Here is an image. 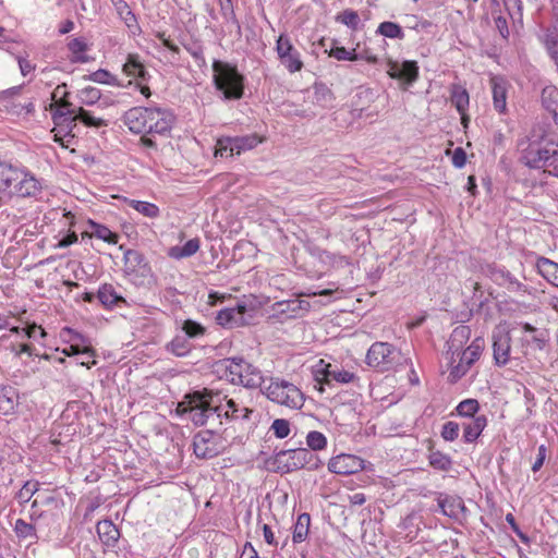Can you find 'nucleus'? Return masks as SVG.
Listing matches in <instances>:
<instances>
[{
    "mask_svg": "<svg viewBox=\"0 0 558 558\" xmlns=\"http://www.w3.org/2000/svg\"><path fill=\"white\" fill-rule=\"evenodd\" d=\"M122 121L134 134L167 136L175 122V116L168 108L150 104L130 108L122 116Z\"/></svg>",
    "mask_w": 558,
    "mask_h": 558,
    "instance_id": "nucleus-1",
    "label": "nucleus"
},
{
    "mask_svg": "<svg viewBox=\"0 0 558 558\" xmlns=\"http://www.w3.org/2000/svg\"><path fill=\"white\" fill-rule=\"evenodd\" d=\"M222 399H226V396L221 398L219 391L204 388L186 393L178 409L181 410L183 414L189 413L190 420L196 426H203L208 422L210 416H218L219 409H217V402H221Z\"/></svg>",
    "mask_w": 558,
    "mask_h": 558,
    "instance_id": "nucleus-2",
    "label": "nucleus"
},
{
    "mask_svg": "<svg viewBox=\"0 0 558 558\" xmlns=\"http://www.w3.org/2000/svg\"><path fill=\"white\" fill-rule=\"evenodd\" d=\"M213 83L222 100H239L244 96L245 77L236 65L221 60L213 62Z\"/></svg>",
    "mask_w": 558,
    "mask_h": 558,
    "instance_id": "nucleus-3",
    "label": "nucleus"
},
{
    "mask_svg": "<svg viewBox=\"0 0 558 558\" xmlns=\"http://www.w3.org/2000/svg\"><path fill=\"white\" fill-rule=\"evenodd\" d=\"M272 464L275 471L286 474L301 469L316 471L322 468L323 462L310 449L298 448L278 451L274 457Z\"/></svg>",
    "mask_w": 558,
    "mask_h": 558,
    "instance_id": "nucleus-4",
    "label": "nucleus"
},
{
    "mask_svg": "<svg viewBox=\"0 0 558 558\" xmlns=\"http://www.w3.org/2000/svg\"><path fill=\"white\" fill-rule=\"evenodd\" d=\"M365 362L369 367L384 373L402 365L403 362H407V359L402 356L400 350L393 344L375 342L368 349Z\"/></svg>",
    "mask_w": 558,
    "mask_h": 558,
    "instance_id": "nucleus-5",
    "label": "nucleus"
},
{
    "mask_svg": "<svg viewBox=\"0 0 558 558\" xmlns=\"http://www.w3.org/2000/svg\"><path fill=\"white\" fill-rule=\"evenodd\" d=\"M266 397L274 402L291 409H300L303 405V393L293 384L286 380H271L265 387Z\"/></svg>",
    "mask_w": 558,
    "mask_h": 558,
    "instance_id": "nucleus-6",
    "label": "nucleus"
},
{
    "mask_svg": "<svg viewBox=\"0 0 558 558\" xmlns=\"http://www.w3.org/2000/svg\"><path fill=\"white\" fill-rule=\"evenodd\" d=\"M310 308V302L300 299L275 302L270 306L271 314L268 316V320L276 324L283 323L287 319H295L304 316Z\"/></svg>",
    "mask_w": 558,
    "mask_h": 558,
    "instance_id": "nucleus-7",
    "label": "nucleus"
},
{
    "mask_svg": "<svg viewBox=\"0 0 558 558\" xmlns=\"http://www.w3.org/2000/svg\"><path fill=\"white\" fill-rule=\"evenodd\" d=\"M222 440L213 430H201L193 437V452L198 459H213L223 451Z\"/></svg>",
    "mask_w": 558,
    "mask_h": 558,
    "instance_id": "nucleus-8",
    "label": "nucleus"
},
{
    "mask_svg": "<svg viewBox=\"0 0 558 558\" xmlns=\"http://www.w3.org/2000/svg\"><path fill=\"white\" fill-rule=\"evenodd\" d=\"M51 118L59 133L64 131V137H74V129L77 125L75 107L68 100H59L58 106L50 104Z\"/></svg>",
    "mask_w": 558,
    "mask_h": 558,
    "instance_id": "nucleus-9",
    "label": "nucleus"
},
{
    "mask_svg": "<svg viewBox=\"0 0 558 558\" xmlns=\"http://www.w3.org/2000/svg\"><path fill=\"white\" fill-rule=\"evenodd\" d=\"M484 271L494 283L507 289L510 293L520 295L529 293L527 287L504 267L489 264Z\"/></svg>",
    "mask_w": 558,
    "mask_h": 558,
    "instance_id": "nucleus-10",
    "label": "nucleus"
},
{
    "mask_svg": "<svg viewBox=\"0 0 558 558\" xmlns=\"http://www.w3.org/2000/svg\"><path fill=\"white\" fill-rule=\"evenodd\" d=\"M253 318L252 314H248L247 305L244 302H238L234 307H226L217 313L216 322L223 328H236L250 324Z\"/></svg>",
    "mask_w": 558,
    "mask_h": 558,
    "instance_id": "nucleus-11",
    "label": "nucleus"
},
{
    "mask_svg": "<svg viewBox=\"0 0 558 558\" xmlns=\"http://www.w3.org/2000/svg\"><path fill=\"white\" fill-rule=\"evenodd\" d=\"M558 156L557 149H550L547 146L541 147L533 145L522 148L521 161L531 169H541L553 165V158Z\"/></svg>",
    "mask_w": 558,
    "mask_h": 558,
    "instance_id": "nucleus-12",
    "label": "nucleus"
},
{
    "mask_svg": "<svg viewBox=\"0 0 558 558\" xmlns=\"http://www.w3.org/2000/svg\"><path fill=\"white\" fill-rule=\"evenodd\" d=\"M123 260L124 272L133 280H136L138 277L146 279L151 276L149 263L140 251L132 248L125 250Z\"/></svg>",
    "mask_w": 558,
    "mask_h": 558,
    "instance_id": "nucleus-13",
    "label": "nucleus"
},
{
    "mask_svg": "<svg viewBox=\"0 0 558 558\" xmlns=\"http://www.w3.org/2000/svg\"><path fill=\"white\" fill-rule=\"evenodd\" d=\"M276 50L280 62L290 73L301 71L303 62L300 58L299 51L293 47L289 37L281 34L277 39Z\"/></svg>",
    "mask_w": 558,
    "mask_h": 558,
    "instance_id": "nucleus-14",
    "label": "nucleus"
},
{
    "mask_svg": "<svg viewBox=\"0 0 558 558\" xmlns=\"http://www.w3.org/2000/svg\"><path fill=\"white\" fill-rule=\"evenodd\" d=\"M387 74L393 78L399 80L408 86L412 85L418 78V65L416 61L405 60L402 63L391 59L387 62Z\"/></svg>",
    "mask_w": 558,
    "mask_h": 558,
    "instance_id": "nucleus-15",
    "label": "nucleus"
},
{
    "mask_svg": "<svg viewBox=\"0 0 558 558\" xmlns=\"http://www.w3.org/2000/svg\"><path fill=\"white\" fill-rule=\"evenodd\" d=\"M364 469V460L354 454H339L329 460L328 470L340 475H350Z\"/></svg>",
    "mask_w": 558,
    "mask_h": 558,
    "instance_id": "nucleus-16",
    "label": "nucleus"
},
{
    "mask_svg": "<svg viewBox=\"0 0 558 558\" xmlns=\"http://www.w3.org/2000/svg\"><path fill=\"white\" fill-rule=\"evenodd\" d=\"M316 380L322 384L329 385L331 380H336L340 384H349L354 380L355 375L344 369H338L331 364H326L324 360H320L315 368Z\"/></svg>",
    "mask_w": 558,
    "mask_h": 558,
    "instance_id": "nucleus-17",
    "label": "nucleus"
},
{
    "mask_svg": "<svg viewBox=\"0 0 558 558\" xmlns=\"http://www.w3.org/2000/svg\"><path fill=\"white\" fill-rule=\"evenodd\" d=\"M495 330H509L507 325L505 328L501 326ZM493 350L494 360L498 366H505L509 362V354L511 350V336L508 331H495L493 333Z\"/></svg>",
    "mask_w": 558,
    "mask_h": 558,
    "instance_id": "nucleus-18",
    "label": "nucleus"
},
{
    "mask_svg": "<svg viewBox=\"0 0 558 558\" xmlns=\"http://www.w3.org/2000/svg\"><path fill=\"white\" fill-rule=\"evenodd\" d=\"M24 169L12 166L11 163L0 162V192H8L12 195L20 186Z\"/></svg>",
    "mask_w": 558,
    "mask_h": 558,
    "instance_id": "nucleus-19",
    "label": "nucleus"
},
{
    "mask_svg": "<svg viewBox=\"0 0 558 558\" xmlns=\"http://www.w3.org/2000/svg\"><path fill=\"white\" fill-rule=\"evenodd\" d=\"M41 190L43 185L40 181L28 170L24 169L20 186L15 191H12V195L23 198L37 197L41 193Z\"/></svg>",
    "mask_w": 558,
    "mask_h": 558,
    "instance_id": "nucleus-20",
    "label": "nucleus"
},
{
    "mask_svg": "<svg viewBox=\"0 0 558 558\" xmlns=\"http://www.w3.org/2000/svg\"><path fill=\"white\" fill-rule=\"evenodd\" d=\"M437 505L442 514L452 519H457L460 513L466 510L460 497L448 496L441 493L438 494Z\"/></svg>",
    "mask_w": 558,
    "mask_h": 558,
    "instance_id": "nucleus-21",
    "label": "nucleus"
},
{
    "mask_svg": "<svg viewBox=\"0 0 558 558\" xmlns=\"http://www.w3.org/2000/svg\"><path fill=\"white\" fill-rule=\"evenodd\" d=\"M493 104L496 111L504 113L507 110L508 82L500 76L490 78Z\"/></svg>",
    "mask_w": 558,
    "mask_h": 558,
    "instance_id": "nucleus-22",
    "label": "nucleus"
},
{
    "mask_svg": "<svg viewBox=\"0 0 558 558\" xmlns=\"http://www.w3.org/2000/svg\"><path fill=\"white\" fill-rule=\"evenodd\" d=\"M218 417L226 420H251V415L253 414V410L248 408H240L239 404L233 400H227L226 407H222L220 402H217Z\"/></svg>",
    "mask_w": 558,
    "mask_h": 558,
    "instance_id": "nucleus-23",
    "label": "nucleus"
},
{
    "mask_svg": "<svg viewBox=\"0 0 558 558\" xmlns=\"http://www.w3.org/2000/svg\"><path fill=\"white\" fill-rule=\"evenodd\" d=\"M96 531L100 542L108 548H114L120 538V531L111 520L99 521Z\"/></svg>",
    "mask_w": 558,
    "mask_h": 558,
    "instance_id": "nucleus-24",
    "label": "nucleus"
},
{
    "mask_svg": "<svg viewBox=\"0 0 558 558\" xmlns=\"http://www.w3.org/2000/svg\"><path fill=\"white\" fill-rule=\"evenodd\" d=\"M97 299L100 304L108 310L121 304L126 305V300L117 292L116 288L110 283H104L97 291Z\"/></svg>",
    "mask_w": 558,
    "mask_h": 558,
    "instance_id": "nucleus-25",
    "label": "nucleus"
},
{
    "mask_svg": "<svg viewBox=\"0 0 558 558\" xmlns=\"http://www.w3.org/2000/svg\"><path fill=\"white\" fill-rule=\"evenodd\" d=\"M223 363L232 384H240V379L244 376V369H251V364L240 356L225 359Z\"/></svg>",
    "mask_w": 558,
    "mask_h": 558,
    "instance_id": "nucleus-26",
    "label": "nucleus"
},
{
    "mask_svg": "<svg viewBox=\"0 0 558 558\" xmlns=\"http://www.w3.org/2000/svg\"><path fill=\"white\" fill-rule=\"evenodd\" d=\"M486 425L487 418L485 415H477L472 421L463 423V441L466 444L474 442Z\"/></svg>",
    "mask_w": 558,
    "mask_h": 558,
    "instance_id": "nucleus-27",
    "label": "nucleus"
},
{
    "mask_svg": "<svg viewBox=\"0 0 558 558\" xmlns=\"http://www.w3.org/2000/svg\"><path fill=\"white\" fill-rule=\"evenodd\" d=\"M123 72L128 76H133L141 81H148L150 78V74L146 70L145 65L141 62L137 54L128 56V59L123 64Z\"/></svg>",
    "mask_w": 558,
    "mask_h": 558,
    "instance_id": "nucleus-28",
    "label": "nucleus"
},
{
    "mask_svg": "<svg viewBox=\"0 0 558 558\" xmlns=\"http://www.w3.org/2000/svg\"><path fill=\"white\" fill-rule=\"evenodd\" d=\"M543 142H546L547 145L554 144L551 140H547L545 128L542 124H536L532 128L527 135L519 140L518 146L522 149L523 147L541 145Z\"/></svg>",
    "mask_w": 558,
    "mask_h": 558,
    "instance_id": "nucleus-29",
    "label": "nucleus"
},
{
    "mask_svg": "<svg viewBox=\"0 0 558 558\" xmlns=\"http://www.w3.org/2000/svg\"><path fill=\"white\" fill-rule=\"evenodd\" d=\"M17 404V392L11 386L0 387V413L8 415L14 412Z\"/></svg>",
    "mask_w": 558,
    "mask_h": 558,
    "instance_id": "nucleus-30",
    "label": "nucleus"
},
{
    "mask_svg": "<svg viewBox=\"0 0 558 558\" xmlns=\"http://www.w3.org/2000/svg\"><path fill=\"white\" fill-rule=\"evenodd\" d=\"M193 349V344L190 339L184 335H177L170 342L166 344V350L178 356H186Z\"/></svg>",
    "mask_w": 558,
    "mask_h": 558,
    "instance_id": "nucleus-31",
    "label": "nucleus"
},
{
    "mask_svg": "<svg viewBox=\"0 0 558 558\" xmlns=\"http://www.w3.org/2000/svg\"><path fill=\"white\" fill-rule=\"evenodd\" d=\"M313 89L312 102L314 105L322 108H329L332 106L335 97L329 87L323 83H315Z\"/></svg>",
    "mask_w": 558,
    "mask_h": 558,
    "instance_id": "nucleus-32",
    "label": "nucleus"
},
{
    "mask_svg": "<svg viewBox=\"0 0 558 558\" xmlns=\"http://www.w3.org/2000/svg\"><path fill=\"white\" fill-rule=\"evenodd\" d=\"M451 104L456 107L460 114H464L470 102L468 90L461 85L453 84L450 94Z\"/></svg>",
    "mask_w": 558,
    "mask_h": 558,
    "instance_id": "nucleus-33",
    "label": "nucleus"
},
{
    "mask_svg": "<svg viewBox=\"0 0 558 558\" xmlns=\"http://www.w3.org/2000/svg\"><path fill=\"white\" fill-rule=\"evenodd\" d=\"M199 250V240L197 238L189 240L183 246H172L168 255L174 259L191 257Z\"/></svg>",
    "mask_w": 558,
    "mask_h": 558,
    "instance_id": "nucleus-34",
    "label": "nucleus"
},
{
    "mask_svg": "<svg viewBox=\"0 0 558 558\" xmlns=\"http://www.w3.org/2000/svg\"><path fill=\"white\" fill-rule=\"evenodd\" d=\"M542 106L551 117L558 111V89L554 86H547L542 90Z\"/></svg>",
    "mask_w": 558,
    "mask_h": 558,
    "instance_id": "nucleus-35",
    "label": "nucleus"
},
{
    "mask_svg": "<svg viewBox=\"0 0 558 558\" xmlns=\"http://www.w3.org/2000/svg\"><path fill=\"white\" fill-rule=\"evenodd\" d=\"M310 524L311 515L308 513L304 512L298 517L292 535V539L294 543H302L303 541H305L310 531Z\"/></svg>",
    "mask_w": 558,
    "mask_h": 558,
    "instance_id": "nucleus-36",
    "label": "nucleus"
},
{
    "mask_svg": "<svg viewBox=\"0 0 558 558\" xmlns=\"http://www.w3.org/2000/svg\"><path fill=\"white\" fill-rule=\"evenodd\" d=\"M484 348V340L476 338L471 345H469L461 355V362H464L470 367L480 359Z\"/></svg>",
    "mask_w": 558,
    "mask_h": 558,
    "instance_id": "nucleus-37",
    "label": "nucleus"
},
{
    "mask_svg": "<svg viewBox=\"0 0 558 558\" xmlns=\"http://www.w3.org/2000/svg\"><path fill=\"white\" fill-rule=\"evenodd\" d=\"M376 34L386 38L400 40L405 36L402 27L399 24L390 21L380 23L376 29Z\"/></svg>",
    "mask_w": 558,
    "mask_h": 558,
    "instance_id": "nucleus-38",
    "label": "nucleus"
},
{
    "mask_svg": "<svg viewBox=\"0 0 558 558\" xmlns=\"http://www.w3.org/2000/svg\"><path fill=\"white\" fill-rule=\"evenodd\" d=\"M233 148L235 149V154L240 155L242 151L250 150L256 147L259 143H262V138L256 134L245 135V136H235L232 137Z\"/></svg>",
    "mask_w": 558,
    "mask_h": 558,
    "instance_id": "nucleus-39",
    "label": "nucleus"
},
{
    "mask_svg": "<svg viewBox=\"0 0 558 558\" xmlns=\"http://www.w3.org/2000/svg\"><path fill=\"white\" fill-rule=\"evenodd\" d=\"M428 462L432 468L439 471H449L452 466L451 458L439 450H429Z\"/></svg>",
    "mask_w": 558,
    "mask_h": 558,
    "instance_id": "nucleus-40",
    "label": "nucleus"
},
{
    "mask_svg": "<svg viewBox=\"0 0 558 558\" xmlns=\"http://www.w3.org/2000/svg\"><path fill=\"white\" fill-rule=\"evenodd\" d=\"M184 49L194 58L196 65L199 69L207 68V62L204 56V47L199 40H192L183 44Z\"/></svg>",
    "mask_w": 558,
    "mask_h": 558,
    "instance_id": "nucleus-41",
    "label": "nucleus"
},
{
    "mask_svg": "<svg viewBox=\"0 0 558 558\" xmlns=\"http://www.w3.org/2000/svg\"><path fill=\"white\" fill-rule=\"evenodd\" d=\"M77 122L83 123L88 128H101L107 126V121L101 118L94 117L89 111L83 107H75Z\"/></svg>",
    "mask_w": 558,
    "mask_h": 558,
    "instance_id": "nucleus-42",
    "label": "nucleus"
},
{
    "mask_svg": "<svg viewBox=\"0 0 558 558\" xmlns=\"http://www.w3.org/2000/svg\"><path fill=\"white\" fill-rule=\"evenodd\" d=\"M68 49L74 54L72 62L86 63L89 61L87 56L82 54L87 50V44L83 38H73L68 44Z\"/></svg>",
    "mask_w": 558,
    "mask_h": 558,
    "instance_id": "nucleus-43",
    "label": "nucleus"
},
{
    "mask_svg": "<svg viewBox=\"0 0 558 558\" xmlns=\"http://www.w3.org/2000/svg\"><path fill=\"white\" fill-rule=\"evenodd\" d=\"M537 268L539 274L546 278L549 282H554V280L557 278L558 272V264L545 258L541 257L537 260Z\"/></svg>",
    "mask_w": 558,
    "mask_h": 558,
    "instance_id": "nucleus-44",
    "label": "nucleus"
},
{
    "mask_svg": "<svg viewBox=\"0 0 558 558\" xmlns=\"http://www.w3.org/2000/svg\"><path fill=\"white\" fill-rule=\"evenodd\" d=\"M89 223L92 227V232L96 238H98L109 244H116L118 242L119 235L117 233L112 232L106 226L99 225L92 220L89 221Z\"/></svg>",
    "mask_w": 558,
    "mask_h": 558,
    "instance_id": "nucleus-45",
    "label": "nucleus"
},
{
    "mask_svg": "<svg viewBox=\"0 0 558 558\" xmlns=\"http://www.w3.org/2000/svg\"><path fill=\"white\" fill-rule=\"evenodd\" d=\"M14 532L19 538H23V539L29 538V539H34V541L38 539L35 525L32 523H27L23 519H17L15 521Z\"/></svg>",
    "mask_w": 558,
    "mask_h": 558,
    "instance_id": "nucleus-46",
    "label": "nucleus"
},
{
    "mask_svg": "<svg viewBox=\"0 0 558 558\" xmlns=\"http://www.w3.org/2000/svg\"><path fill=\"white\" fill-rule=\"evenodd\" d=\"M182 331L189 339H196L205 335L206 328L196 320L185 319L182 324Z\"/></svg>",
    "mask_w": 558,
    "mask_h": 558,
    "instance_id": "nucleus-47",
    "label": "nucleus"
},
{
    "mask_svg": "<svg viewBox=\"0 0 558 558\" xmlns=\"http://www.w3.org/2000/svg\"><path fill=\"white\" fill-rule=\"evenodd\" d=\"M480 410V403L476 399H465L461 401L456 411L460 416L474 418Z\"/></svg>",
    "mask_w": 558,
    "mask_h": 558,
    "instance_id": "nucleus-48",
    "label": "nucleus"
},
{
    "mask_svg": "<svg viewBox=\"0 0 558 558\" xmlns=\"http://www.w3.org/2000/svg\"><path fill=\"white\" fill-rule=\"evenodd\" d=\"M336 21L344 24L352 31L360 28V16L356 11L347 9L336 16Z\"/></svg>",
    "mask_w": 558,
    "mask_h": 558,
    "instance_id": "nucleus-49",
    "label": "nucleus"
},
{
    "mask_svg": "<svg viewBox=\"0 0 558 558\" xmlns=\"http://www.w3.org/2000/svg\"><path fill=\"white\" fill-rule=\"evenodd\" d=\"M77 96L82 105L92 106L100 99L101 93L98 88L88 86L81 89Z\"/></svg>",
    "mask_w": 558,
    "mask_h": 558,
    "instance_id": "nucleus-50",
    "label": "nucleus"
},
{
    "mask_svg": "<svg viewBox=\"0 0 558 558\" xmlns=\"http://www.w3.org/2000/svg\"><path fill=\"white\" fill-rule=\"evenodd\" d=\"M306 445L313 451L323 450L327 446V438L323 433L312 430L306 436Z\"/></svg>",
    "mask_w": 558,
    "mask_h": 558,
    "instance_id": "nucleus-51",
    "label": "nucleus"
},
{
    "mask_svg": "<svg viewBox=\"0 0 558 558\" xmlns=\"http://www.w3.org/2000/svg\"><path fill=\"white\" fill-rule=\"evenodd\" d=\"M236 155L235 149L233 148V141L232 137H222L217 141L216 148H215V156L220 157H232Z\"/></svg>",
    "mask_w": 558,
    "mask_h": 558,
    "instance_id": "nucleus-52",
    "label": "nucleus"
},
{
    "mask_svg": "<svg viewBox=\"0 0 558 558\" xmlns=\"http://www.w3.org/2000/svg\"><path fill=\"white\" fill-rule=\"evenodd\" d=\"M85 80H90L100 84L118 85L117 77L105 69H99L89 75L84 76Z\"/></svg>",
    "mask_w": 558,
    "mask_h": 558,
    "instance_id": "nucleus-53",
    "label": "nucleus"
},
{
    "mask_svg": "<svg viewBox=\"0 0 558 558\" xmlns=\"http://www.w3.org/2000/svg\"><path fill=\"white\" fill-rule=\"evenodd\" d=\"M252 373L244 374L243 378L240 379V384L246 388H257L263 384V376L260 371L251 364Z\"/></svg>",
    "mask_w": 558,
    "mask_h": 558,
    "instance_id": "nucleus-54",
    "label": "nucleus"
},
{
    "mask_svg": "<svg viewBox=\"0 0 558 558\" xmlns=\"http://www.w3.org/2000/svg\"><path fill=\"white\" fill-rule=\"evenodd\" d=\"M39 483L27 481L23 487L19 490L16 498L20 504H26L31 498L38 492Z\"/></svg>",
    "mask_w": 558,
    "mask_h": 558,
    "instance_id": "nucleus-55",
    "label": "nucleus"
},
{
    "mask_svg": "<svg viewBox=\"0 0 558 558\" xmlns=\"http://www.w3.org/2000/svg\"><path fill=\"white\" fill-rule=\"evenodd\" d=\"M471 335V329L469 326H458L453 329L450 336V348L462 345L463 341L468 340Z\"/></svg>",
    "mask_w": 558,
    "mask_h": 558,
    "instance_id": "nucleus-56",
    "label": "nucleus"
},
{
    "mask_svg": "<svg viewBox=\"0 0 558 558\" xmlns=\"http://www.w3.org/2000/svg\"><path fill=\"white\" fill-rule=\"evenodd\" d=\"M329 56L336 58L339 61L349 60L356 61L363 58L362 54H357L355 49L349 51L344 47L333 46L330 48Z\"/></svg>",
    "mask_w": 558,
    "mask_h": 558,
    "instance_id": "nucleus-57",
    "label": "nucleus"
},
{
    "mask_svg": "<svg viewBox=\"0 0 558 558\" xmlns=\"http://www.w3.org/2000/svg\"><path fill=\"white\" fill-rule=\"evenodd\" d=\"M132 207L149 218H155L159 215V208L155 204L148 202L132 201Z\"/></svg>",
    "mask_w": 558,
    "mask_h": 558,
    "instance_id": "nucleus-58",
    "label": "nucleus"
},
{
    "mask_svg": "<svg viewBox=\"0 0 558 558\" xmlns=\"http://www.w3.org/2000/svg\"><path fill=\"white\" fill-rule=\"evenodd\" d=\"M270 430L277 438L283 439L290 434V423L286 418H276L270 426Z\"/></svg>",
    "mask_w": 558,
    "mask_h": 558,
    "instance_id": "nucleus-59",
    "label": "nucleus"
},
{
    "mask_svg": "<svg viewBox=\"0 0 558 558\" xmlns=\"http://www.w3.org/2000/svg\"><path fill=\"white\" fill-rule=\"evenodd\" d=\"M460 426L458 423L449 421L442 425L440 435L446 441H453L459 436Z\"/></svg>",
    "mask_w": 558,
    "mask_h": 558,
    "instance_id": "nucleus-60",
    "label": "nucleus"
},
{
    "mask_svg": "<svg viewBox=\"0 0 558 558\" xmlns=\"http://www.w3.org/2000/svg\"><path fill=\"white\" fill-rule=\"evenodd\" d=\"M493 17H494L495 27L498 31L500 37L502 39H505L506 41H508L510 32H509L507 19L504 15H501L500 13L496 15V11H493Z\"/></svg>",
    "mask_w": 558,
    "mask_h": 558,
    "instance_id": "nucleus-61",
    "label": "nucleus"
},
{
    "mask_svg": "<svg viewBox=\"0 0 558 558\" xmlns=\"http://www.w3.org/2000/svg\"><path fill=\"white\" fill-rule=\"evenodd\" d=\"M505 7L509 12V15L514 19L518 15L521 21L523 17V2L522 0H504Z\"/></svg>",
    "mask_w": 558,
    "mask_h": 558,
    "instance_id": "nucleus-62",
    "label": "nucleus"
},
{
    "mask_svg": "<svg viewBox=\"0 0 558 558\" xmlns=\"http://www.w3.org/2000/svg\"><path fill=\"white\" fill-rule=\"evenodd\" d=\"M544 45L547 53L558 50V33L556 31H548L544 37Z\"/></svg>",
    "mask_w": 558,
    "mask_h": 558,
    "instance_id": "nucleus-63",
    "label": "nucleus"
},
{
    "mask_svg": "<svg viewBox=\"0 0 558 558\" xmlns=\"http://www.w3.org/2000/svg\"><path fill=\"white\" fill-rule=\"evenodd\" d=\"M470 366L465 364L464 362H459L456 366H453L449 373V380L450 383H457L460 378H462L466 372L469 371Z\"/></svg>",
    "mask_w": 558,
    "mask_h": 558,
    "instance_id": "nucleus-64",
    "label": "nucleus"
}]
</instances>
